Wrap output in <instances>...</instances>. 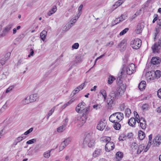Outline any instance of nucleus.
Wrapping results in <instances>:
<instances>
[{
  "mask_svg": "<svg viewBox=\"0 0 161 161\" xmlns=\"http://www.w3.org/2000/svg\"><path fill=\"white\" fill-rule=\"evenodd\" d=\"M33 128L32 127L30 128V129H29L27 131H26L24 133V135H26L29 134L31 132L33 131Z\"/></svg>",
  "mask_w": 161,
  "mask_h": 161,
  "instance_id": "de8ad7c7",
  "label": "nucleus"
},
{
  "mask_svg": "<svg viewBox=\"0 0 161 161\" xmlns=\"http://www.w3.org/2000/svg\"><path fill=\"white\" fill-rule=\"evenodd\" d=\"M37 97L36 95L33 94L31 95L29 99H30V103L36 101Z\"/></svg>",
  "mask_w": 161,
  "mask_h": 161,
  "instance_id": "aec40b11",
  "label": "nucleus"
},
{
  "mask_svg": "<svg viewBox=\"0 0 161 161\" xmlns=\"http://www.w3.org/2000/svg\"><path fill=\"white\" fill-rule=\"evenodd\" d=\"M24 62L23 59H20L19 60L17 64V66L21 64H23Z\"/></svg>",
  "mask_w": 161,
  "mask_h": 161,
  "instance_id": "bf43d9fd",
  "label": "nucleus"
},
{
  "mask_svg": "<svg viewBox=\"0 0 161 161\" xmlns=\"http://www.w3.org/2000/svg\"><path fill=\"white\" fill-rule=\"evenodd\" d=\"M10 53H8L5 56V60H7L9 58V57L10 56Z\"/></svg>",
  "mask_w": 161,
  "mask_h": 161,
  "instance_id": "774afa93",
  "label": "nucleus"
},
{
  "mask_svg": "<svg viewBox=\"0 0 161 161\" xmlns=\"http://www.w3.org/2000/svg\"><path fill=\"white\" fill-rule=\"evenodd\" d=\"M55 107V106L53 107L50 110L48 114L49 115L51 116L53 114V112L54 111Z\"/></svg>",
  "mask_w": 161,
  "mask_h": 161,
  "instance_id": "4d7b16f0",
  "label": "nucleus"
},
{
  "mask_svg": "<svg viewBox=\"0 0 161 161\" xmlns=\"http://www.w3.org/2000/svg\"><path fill=\"white\" fill-rule=\"evenodd\" d=\"M36 139H32L27 141L26 142V144H33L36 142Z\"/></svg>",
  "mask_w": 161,
  "mask_h": 161,
  "instance_id": "e433bc0d",
  "label": "nucleus"
},
{
  "mask_svg": "<svg viewBox=\"0 0 161 161\" xmlns=\"http://www.w3.org/2000/svg\"><path fill=\"white\" fill-rule=\"evenodd\" d=\"M141 120L142 122L141 121L139 122L140 123V125L141 127V128L143 129H145L146 128V121L143 118H141Z\"/></svg>",
  "mask_w": 161,
  "mask_h": 161,
  "instance_id": "2eb2a0df",
  "label": "nucleus"
},
{
  "mask_svg": "<svg viewBox=\"0 0 161 161\" xmlns=\"http://www.w3.org/2000/svg\"><path fill=\"white\" fill-rule=\"evenodd\" d=\"M146 87V82L145 81H142L139 84L138 87L141 91H142Z\"/></svg>",
  "mask_w": 161,
  "mask_h": 161,
  "instance_id": "dca6fc26",
  "label": "nucleus"
},
{
  "mask_svg": "<svg viewBox=\"0 0 161 161\" xmlns=\"http://www.w3.org/2000/svg\"><path fill=\"white\" fill-rule=\"evenodd\" d=\"M95 141L93 137L92 134L89 133L87 134L83 142V145L85 146L87 145L89 147H91L94 145Z\"/></svg>",
  "mask_w": 161,
  "mask_h": 161,
  "instance_id": "f03ea898",
  "label": "nucleus"
},
{
  "mask_svg": "<svg viewBox=\"0 0 161 161\" xmlns=\"http://www.w3.org/2000/svg\"><path fill=\"white\" fill-rule=\"evenodd\" d=\"M13 26V24H9L3 28L2 32L1 33V36H6L10 31Z\"/></svg>",
  "mask_w": 161,
  "mask_h": 161,
  "instance_id": "9d476101",
  "label": "nucleus"
},
{
  "mask_svg": "<svg viewBox=\"0 0 161 161\" xmlns=\"http://www.w3.org/2000/svg\"><path fill=\"white\" fill-rule=\"evenodd\" d=\"M115 80V78L113 76H109L108 78V83L109 84H111Z\"/></svg>",
  "mask_w": 161,
  "mask_h": 161,
  "instance_id": "c756f323",
  "label": "nucleus"
},
{
  "mask_svg": "<svg viewBox=\"0 0 161 161\" xmlns=\"http://www.w3.org/2000/svg\"><path fill=\"white\" fill-rule=\"evenodd\" d=\"M126 17H127L125 15L122 14L121 16L119 17V18H120L121 21L122 22L125 19H126Z\"/></svg>",
  "mask_w": 161,
  "mask_h": 161,
  "instance_id": "13d9d810",
  "label": "nucleus"
},
{
  "mask_svg": "<svg viewBox=\"0 0 161 161\" xmlns=\"http://www.w3.org/2000/svg\"><path fill=\"white\" fill-rule=\"evenodd\" d=\"M119 122H117L114 123V125L113 126L114 129L116 130H118L120 128L121 125L119 123Z\"/></svg>",
  "mask_w": 161,
  "mask_h": 161,
  "instance_id": "bb28decb",
  "label": "nucleus"
},
{
  "mask_svg": "<svg viewBox=\"0 0 161 161\" xmlns=\"http://www.w3.org/2000/svg\"><path fill=\"white\" fill-rule=\"evenodd\" d=\"M72 25H71L69 24V23H68V24H67L63 28V31H67L69 29L72 27Z\"/></svg>",
  "mask_w": 161,
  "mask_h": 161,
  "instance_id": "7c9ffc66",
  "label": "nucleus"
},
{
  "mask_svg": "<svg viewBox=\"0 0 161 161\" xmlns=\"http://www.w3.org/2000/svg\"><path fill=\"white\" fill-rule=\"evenodd\" d=\"M116 156L117 157H119V158H123V154L122 152H119L116 153Z\"/></svg>",
  "mask_w": 161,
  "mask_h": 161,
  "instance_id": "c03bdc74",
  "label": "nucleus"
},
{
  "mask_svg": "<svg viewBox=\"0 0 161 161\" xmlns=\"http://www.w3.org/2000/svg\"><path fill=\"white\" fill-rule=\"evenodd\" d=\"M101 150L100 149H97L93 153V156L94 158H96L99 156L100 154Z\"/></svg>",
  "mask_w": 161,
  "mask_h": 161,
  "instance_id": "393cba45",
  "label": "nucleus"
},
{
  "mask_svg": "<svg viewBox=\"0 0 161 161\" xmlns=\"http://www.w3.org/2000/svg\"><path fill=\"white\" fill-rule=\"evenodd\" d=\"M115 94V92L112 91L109 94V98H108L107 101V103L108 108H110L112 107V105L114 104L115 99L116 98Z\"/></svg>",
  "mask_w": 161,
  "mask_h": 161,
  "instance_id": "39448f33",
  "label": "nucleus"
},
{
  "mask_svg": "<svg viewBox=\"0 0 161 161\" xmlns=\"http://www.w3.org/2000/svg\"><path fill=\"white\" fill-rule=\"evenodd\" d=\"M123 2H122L121 0H119L114 5H115L117 7L119 6L122 4Z\"/></svg>",
  "mask_w": 161,
  "mask_h": 161,
  "instance_id": "09e8293b",
  "label": "nucleus"
},
{
  "mask_svg": "<svg viewBox=\"0 0 161 161\" xmlns=\"http://www.w3.org/2000/svg\"><path fill=\"white\" fill-rule=\"evenodd\" d=\"M47 31L45 30H43L40 33V37L42 40L44 41L47 36Z\"/></svg>",
  "mask_w": 161,
  "mask_h": 161,
  "instance_id": "4be33fe9",
  "label": "nucleus"
},
{
  "mask_svg": "<svg viewBox=\"0 0 161 161\" xmlns=\"http://www.w3.org/2000/svg\"><path fill=\"white\" fill-rule=\"evenodd\" d=\"M145 134L142 131L140 130L138 132V137L140 140H142L145 137Z\"/></svg>",
  "mask_w": 161,
  "mask_h": 161,
  "instance_id": "6ab92c4d",
  "label": "nucleus"
},
{
  "mask_svg": "<svg viewBox=\"0 0 161 161\" xmlns=\"http://www.w3.org/2000/svg\"><path fill=\"white\" fill-rule=\"evenodd\" d=\"M30 103V99L29 100L28 98V97L25 98L22 101V103L24 105H25L28 104Z\"/></svg>",
  "mask_w": 161,
  "mask_h": 161,
  "instance_id": "2f4dec72",
  "label": "nucleus"
},
{
  "mask_svg": "<svg viewBox=\"0 0 161 161\" xmlns=\"http://www.w3.org/2000/svg\"><path fill=\"white\" fill-rule=\"evenodd\" d=\"M126 106L124 103H123L120 105V108L121 111H123L124 110Z\"/></svg>",
  "mask_w": 161,
  "mask_h": 161,
  "instance_id": "864d4df0",
  "label": "nucleus"
},
{
  "mask_svg": "<svg viewBox=\"0 0 161 161\" xmlns=\"http://www.w3.org/2000/svg\"><path fill=\"white\" fill-rule=\"evenodd\" d=\"M132 149L136 150L138 147V145L136 143L134 142L132 144Z\"/></svg>",
  "mask_w": 161,
  "mask_h": 161,
  "instance_id": "3c124183",
  "label": "nucleus"
},
{
  "mask_svg": "<svg viewBox=\"0 0 161 161\" xmlns=\"http://www.w3.org/2000/svg\"><path fill=\"white\" fill-rule=\"evenodd\" d=\"M30 54L28 55V57H30L31 56H32L34 54V51L33 49H31L30 50Z\"/></svg>",
  "mask_w": 161,
  "mask_h": 161,
  "instance_id": "0e129e2a",
  "label": "nucleus"
},
{
  "mask_svg": "<svg viewBox=\"0 0 161 161\" xmlns=\"http://www.w3.org/2000/svg\"><path fill=\"white\" fill-rule=\"evenodd\" d=\"M135 117V119H136V121L137 123H139L141 121V119H140V118H139V115H138V116H137V115H136Z\"/></svg>",
  "mask_w": 161,
  "mask_h": 161,
  "instance_id": "680f3d73",
  "label": "nucleus"
},
{
  "mask_svg": "<svg viewBox=\"0 0 161 161\" xmlns=\"http://www.w3.org/2000/svg\"><path fill=\"white\" fill-rule=\"evenodd\" d=\"M161 48V38L159 39L158 42L155 43L152 47L153 53H158Z\"/></svg>",
  "mask_w": 161,
  "mask_h": 161,
  "instance_id": "6e6552de",
  "label": "nucleus"
},
{
  "mask_svg": "<svg viewBox=\"0 0 161 161\" xmlns=\"http://www.w3.org/2000/svg\"><path fill=\"white\" fill-rule=\"evenodd\" d=\"M76 22V19H73L71 20L69 22V24L72 26L73 24L75 23Z\"/></svg>",
  "mask_w": 161,
  "mask_h": 161,
  "instance_id": "5fc2aeb1",
  "label": "nucleus"
},
{
  "mask_svg": "<svg viewBox=\"0 0 161 161\" xmlns=\"http://www.w3.org/2000/svg\"><path fill=\"white\" fill-rule=\"evenodd\" d=\"M90 110V107H86L83 109H81V113H83V115L86 117V115L87 114Z\"/></svg>",
  "mask_w": 161,
  "mask_h": 161,
  "instance_id": "412c9836",
  "label": "nucleus"
},
{
  "mask_svg": "<svg viewBox=\"0 0 161 161\" xmlns=\"http://www.w3.org/2000/svg\"><path fill=\"white\" fill-rule=\"evenodd\" d=\"M157 25L158 28L159 29H161V17L159 18L157 21Z\"/></svg>",
  "mask_w": 161,
  "mask_h": 161,
  "instance_id": "ea45409f",
  "label": "nucleus"
},
{
  "mask_svg": "<svg viewBox=\"0 0 161 161\" xmlns=\"http://www.w3.org/2000/svg\"><path fill=\"white\" fill-rule=\"evenodd\" d=\"M124 118L123 114L121 112H116L111 115L109 117V120L112 123L119 122Z\"/></svg>",
  "mask_w": 161,
  "mask_h": 161,
  "instance_id": "7ed1b4c3",
  "label": "nucleus"
},
{
  "mask_svg": "<svg viewBox=\"0 0 161 161\" xmlns=\"http://www.w3.org/2000/svg\"><path fill=\"white\" fill-rule=\"evenodd\" d=\"M129 30L128 28H126L122 31L119 34L120 36H122L126 33Z\"/></svg>",
  "mask_w": 161,
  "mask_h": 161,
  "instance_id": "58836bf2",
  "label": "nucleus"
},
{
  "mask_svg": "<svg viewBox=\"0 0 161 161\" xmlns=\"http://www.w3.org/2000/svg\"><path fill=\"white\" fill-rule=\"evenodd\" d=\"M153 142L154 143H156V145H159L161 143V136H157L155 137Z\"/></svg>",
  "mask_w": 161,
  "mask_h": 161,
  "instance_id": "ddd939ff",
  "label": "nucleus"
},
{
  "mask_svg": "<svg viewBox=\"0 0 161 161\" xmlns=\"http://www.w3.org/2000/svg\"><path fill=\"white\" fill-rule=\"evenodd\" d=\"M125 87L124 85H121L118 89L117 91L115 92V94L116 98H118L120 96L123 95L125 90Z\"/></svg>",
  "mask_w": 161,
  "mask_h": 161,
  "instance_id": "1a4fd4ad",
  "label": "nucleus"
},
{
  "mask_svg": "<svg viewBox=\"0 0 161 161\" xmlns=\"http://www.w3.org/2000/svg\"><path fill=\"white\" fill-rule=\"evenodd\" d=\"M85 82L82 83L81 85L80 86H78L77 87V89H79V90H80V91L82 90L85 86Z\"/></svg>",
  "mask_w": 161,
  "mask_h": 161,
  "instance_id": "a18cd8bd",
  "label": "nucleus"
},
{
  "mask_svg": "<svg viewBox=\"0 0 161 161\" xmlns=\"http://www.w3.org/2000/svg\"><path fill=\"white\" fill-rule=\"evenodd\" d=\"M6 78V76L4 74H2L1 75H0V80L5 79Z\"/></svg>",
  "mask_w": 161,
  "mask_h": 161,
  "instance_id": "052dcab7",
  "label": "nucleus"
},
{
  "mask_svg": "<svg viewBox=\"0 0 161 161\" xmlns=\"http://www.w3.org/2000/svg\"><path fill=\"white\" fill-rule=\"evenodd\" d=\"M124 66H125L124 65ZM135 71V65L133 63H131L128 65L126 68H125L124 67L120 73L118 74L117 80L119 82L122 78V75L123 73L125 74V72L128 75H130Z\"/></svg>",
  "mask_w": 161,
  "mask_h": 161,
  "instance_id": "f257e3e1",
  "label": "nucleus"
},
{
  "mask_svg": "<svg viewBox=\"0 0 161 161\" xmlns=\"http://www.w3.org/2000/svg\"><path fill=\"white\" fill-rule=\"evenodd\" d=\"M65 147L66 146L63 144V143L62 142L59 148V151H61L63 150Z\"/></svg>",
  "mask_w": 161,
  "mask_h": 161,
  "instance_id": "8fccbe9b",
  "label": "nucleus"
},
{
  "mask_svg": "<svg viewBox=\"0 0 161 161\" xmlns=\"http://www.w3.org/2000/svg\"><path fill=\"white\" fill-rule=\"evenodd\" d=\"M67 124L64 125H62L57 128V131L58 132H63L66 129V126Z\"/></svg>",
  "mask_w": 161,
  "mask_h": 161,
  "instance_id": "b1692460",
  "label": "nucleus"
},
{
  "mask_svg": "<svg viewBox=\"0 0 161 161\" xmlns=\"http://www.w3.org/2000/svg\"><path fill=\"white\" fill-rule=\"evenodd\" d=\"M160 62V60L159 58L158 57L153 58L151 61V64H158Z\"/></svg>",
  "mask_w": 161,
  "mask_h": 161,
  "instance_id": "4468645a",
  "label": "nucleus"
},
{
  "mask_svg": "<svg viewBox=\"0 0 161 161\" xmlns=\"http://www.w3.org/2000/svg\"><path fill=\"white\" fill-rule=\"evenodd\" d=\"M125 41L124 40H122L120 43L118 45V46L120 48L122 47L123 48H124L126 44L125 43Z\"/></svg>",
  "mask_w": 161,
  "mask_h": 161,
  "instance_id": "c9c22d12",
  "label": "nucleus"
},
{
  "mask_svg": "<svg viewBox=\"0 0 161 161\" xmlns=\"http://www.w3.org/2000/svg\"><path fill=\"white\" fill-rule=\"evenodd\" d=\"M80 90H79V89H77V87L72 92V94H73L72 96H74L76 93H77Z\"/></svg>",
  "mask_w": 161,
  "mask_h": 161,
  "instance_id": "49530a36",
  "label": "nucleus"
},
{
  "mask_svg": "<svg viewBox=\"0 0 161 161\" xmlns=\"http://www.w3.org/2000/svg\"><path fill=\"white\" fill-rule=\"evenodd\" d=\"M153 135L152 134H150L149 136L148 137V143H150V144H151L152 143V138Z\"/></svg>",
  "mask_w": 161,
  "mask_h": 161,
  "instance_id": "e2e57ef3",
  "label": "nucleus"
},
{
  "mask_svg": "<svg viewBox=\"0 0 161 161\" xmlns=\"http://www.w3.org/2000/svg\"><path fill=\"white\" fill-rule=\"evenodd\" d=\"M151 76L149 79L150 80H153L159 78L161 76V71L159 70H157L155 72L152 71L150 72Z\"/></svg>",
  "mask_w": 161,
  "mask_h": 161,
  "instance_id": "0eeeda50",
  "label": "nucleus"
},
{
  "mask_svg": "<svg viewBox=\"0 0 161 161\" xmlns=\"http://www.w3.org/2000/svg\"><path fill=\"white\" fill-rule=\"evenodd\" d=\"M120 22H121L120 20V18H119V17L117 18L114 21L112 22L113 25H115L117 24Z\"/></svg>",
  "mask_w": 161,
  "mask_h": 161,
  "instance_id": "72a5a7b5",
  "label": "nucleus"
},
{
  "mask_svg": "<svg viewBox=\"0 0 161 161\" xmlns=\"http://www.w3.org/2000/svg\"><path fill=\"white\" fill-rule=\"evenodd\" d=\"M157 95L158 97L161 98V88L159 89L157 92Z\"/></svg>",
  "mask_w": 161,
  "mask_h": 161,
  "instance_id": "338daca9",
  "label": "nucleus"
},
{
  "mask_svg": "<svg viewBox=\"0 0 161 161\" xmlns=\"http://www.w3.org/2000/svg\"><path fill=\"white\" fill-rule=\"evenodd\" d=\"M137 150L136 151V154H140L144 149L145 146L143 144H141L137 147Z\"/></svg>",
  "mask_w": 161,
  "mask_h": 161,
  "instance_id": "a211bd4d",
  "label": "nucleus"
},
{
  "mask_svg": "<svg viewBox=\"0 0 161 161\" xmlns=\"http://www.w3.org/2000/svg\"><path fill=\"white\" fill-rule=\"evenodd\" d=\"M144 28V25L141 24H139L138 25L137 28L135 31L137 34H139L141 33Z\"/></svg>",
  "mask_w": 161,
  "mask_h": 161,
  "instance_id": "f8f14e48",
  "label": "nucleus"
},
{
  "mask_svg": "<svg viewBox=\"0 0 161 161\" xmlns=\"http://www.w3.org/2000/svg\"><path fill=\"white\" fill-rule=\"evenodd\" d=\"M57 8L56 6H53V8L51 9V11L53 12V13H54L57 10Z\"/></svg>",
  "mask_w": 161,
  "mask_h": 161,
  "instance_id": "69168bd1",
  "label": "nucleus"
},
{
  "mask_svg": "<svg viewBox=\"0 0 161 161\" xmlns=\"http://www.w3.org/2000/svg\"><path fill=\"white\" fill-rule=\"evenodd\" d=\"M53 149H51L50 150H48L47 151L45 152L43 154L45 158H48L50 156V153Z\"/></svg>",
  "mask_w": 161,
  "mask_h": 161,
  "instance_id": "cd10ccee",
  "label": "nucleus"
},
{
  "mask_svg": "<svg viewBox=\"0 0 161 161\" xmlns=\"http://www.w3.org/2000/svg\"><path fill=\"white\" fill-rule=\"evenodd\" d=\"M141 41L138 38H136L132 41L130 42L131 47L133 48L136 49H139L141 46Z\"/></svg>",
  "mask_w": 161,
  "mask_h": 161,
  "instance_id": "423d86ee",
  "label": "nucleus"
},
{
  "mask_svg": "<svg viewBox=\"0 0 161 161\" xmlns=\"http://www.w3.org/2000/svg\"><path fill=\"white\" fill-rule=\"evenodd\" d=\"M131 113V110L129 108H127L125 111V116L127 117H129Z\"/></svg>",
  "mask_w": 161,
  "mask_h": 161,
  "instance_id": "473e14b6",
  "label": "nucleus"
},
{
  "mask_svg": "<svg viewBox=\"0 0 161 161\" xmlns=\"http://www.w3.org/2000/svg\"><path fill=\"white\" fill-rule=\"evenodd\" d=\"M106 125V123L105 122L104 120V121H100L97 124V128L99 130H103L104 129Z\"/></svg>",
  "mask_w": 161,
  "mask_h": 161,
  "instance_id": "9b49d317",
  "label": "nucleus"
},
{
  "mask_svg": "<svg viewBox=\"0 0 161 161\" xmlns=\"http://www.w3.org/2000/svg\"><path fill=\"white\" fill-rule=\"evenodd\" d=\"M109 137L105 138L103 140V142L107 143L105 146V149L106 152H109L111 150H113L114 147V143L111 142H109L110 140Z\"/></svg>",
  "mask_w": 161,
  "mask_h": 161,
  "instance_id": "20e7f679",
  "label": "nucleus"
},
{
  "mask_svg": "<svg viewBox=\"0 0 161 161\" xmlns=\"http://www.w3.org/2000/svg\"><path fill=\"white\" fill-rule=\"evenodd\" d=\"M86 119L85 116H83L80 118V126L82 125L86 122Z\"/></svg>",
  "mask_w": 161,
  "mask_h": 161,
  "instance_id": "a878e982",
  "label": "nucleus"
},
{
  "mask_svg": "<svg viewBox=\"0 0 161 161\" xmlns=\"http://www.w3.org/2000/svg\"><path fill=\"white\" fill-rule=\"evenodd\" d=\"M151 144H150V143H148L146 147L144 149V152H147L149 149L150 146Z\"/></svg>",
  "mask_w": 161,
  "mask_h": 161,
  "instance_id": "6e6d98bb",
  "label": "nucleus"
},
{
  "mask_svg": "<svg viewBox=\"0 0 161 161\" xmlns=\"http://www.w3.org/2000/svg\"><path fill=\"white\" fill-rule=\"evenodd\" d=\"M79 44L78 43H75L72 46V48L75 49H77L79 47Z\"/></svg>",
  "mask_w": 161,
  "mask_h": 161,
  "instance_id": "37998d69",
  "label": "nucleus"
},
{
  "mask_svg": "<svg viewBox=\"0 0 161 161\" xmlns=\"http://www.w3.org/2000/svg\"><path fill=\"white\" fill-rule=\"evenodd\" d=\"M14 87V86H10L6 90V93H8L11 91V90H13V89Z\"/></svg>",
  "mask_w": 161,
  "mask_h": 161,
  "instance_id": "79ce46f5",
  "label": "nucleus"
},
{
  "mask_svg": "<svg viewBox=\"0 0 161 161\" xmlns=\"http://www.w3.org/2000/svg\"><path fill=\"white\" fill-rule=\"evenodd\" d=\"M71 139L70 137H68L62 143L66 147L71 142Z\"/></svg>",
  "mask_w": 161,
  "mask_h": 161,
  "instance_id": "5701e85b",
  "label": "nucleus"
},
{
  "mask_svg": "<svg viewBox=\"0 0 161 161\" xmlns=\"http://www.w3.org/2000/svg\"><path fill=\"white\" fill-rule=\"evenodd\" d=\"M82 104H80V103H79L77 105V106L75 108L76 111L79 113H80L81 112V107H80V106Z\"/></svg>",
  "mask_w": 161,
  "mask_h": 161,
  "instance_id": "f704fd0d",
  "label": "nucleus"
},
{
  "mask_svg": "<svg viewBox=\"0 0 161 161\" xmlns=\"http://www.w3.org/2000/svg\"><path fill=\"white\" fill-rule=\"evenodd\" d=\"M149 108V106L147 104H143L142 106V108L143 110H147Z\"/></svg>",
  "mask_w": 161,
  "mask_h": 161,
  "instance_id": "4c0bfd02",
  "label": "nucleus"
},
{
  "mask_svg": "<svg viewBox=\"0 0 161 161\" xmlns=\"http://www.w3.org/2000/svg\"><path fill=\"white\" fill-rule=\"evenodd\" d=\"M93 107L96 110L100 109L102 108L101 104H97L93 105Z\"/></svg>",
  "mask_w": 161,
  "mask_h": 161,
  "instance_id": "a19ab883",
  "label": "nucleus"
},
{
  "mask_svg": "<svg viewBox=\"0 0 161 161\" xmlns=\"http://www.w3.org/2000/svg\"><path fill=\"white\" fill-rule=\"evenodd\" d=\"M100 92L102 94L103 96L104 97V100H105L107 97V93L106 91L103 89L100 90Z\"/></svg>",
  "mask_w": 161,
  "mask_h": 161,
  "instance_id": "c85d7f7f",
  "label": "nucleus"
},
{
  "mask_svg": "<svg viewBox=\"0 0 161 161\" xmlns=\"http://www.w3.org/2000/svg\"><path fill=\"white\" fill-rule=\"evenodd\" d=\"M158 14H154V19H153V23H154L156 20H157L158 19Z\"/></svg>",
  "mask_w": 161,
  "mask_h": 161,
  "instance_id": "603ef678",
  "label": "nucleus"
},
{
  "mask_svg": "<svg viewBox=\"0 0 161 161\" xmlns=\"http://www.w3.org/2000/svg\"><path fill=\"white\" fill-rule=\"evenodd\" d=\"M136 123V119L134 118H131L129 120L128 123L129 125L131 126H134Z\"/></svg>",
  "mask_w": 161,
  "mask_h": 161,
  "instance_id": "f3484780",
  "label": "nucleus"
}]
</instances>
